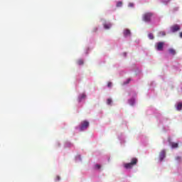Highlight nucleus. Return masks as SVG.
<instances>
[{
  "mask_svg": "<svg viewBox=\"0 0 182 182\" xmlns=\"http://www.w3.org/2000/svg\"><path fill=\"white\" fill-rule=\"evenodd\" d=\"M137 161H138L137 159L133 158L132 159L131 162L128 163V164H125L124 165V167H125V168H127V169L133 168V166H136V164H137Z\"/></svg>",
  "mask_w": 182,
  "mask_h": 182,
  "instance_id": "f257e3e1",
  "label": "nucleus"
},
{
  "mask_svg": "<svg viewBox=\"0 0 182 182\" xmlns=\"http://www.w3.org/2000/svg\"><path fill=\"white\" fill-rule=\"evenodd\" d=\"M152 16H153L152 13H145L143 15V21H144V22H150V21H151Z\"/></svg>",
  "mask_w": 182,
  "mask_h": 182,
  "instance_id": "f03ea898",
  "label": "nucleus"
},
{
  "mask_svg": "<svg viewBox=\"0 0 182 182\" xmlns=\"http://www.w3.org/2000/svg\"><path fill=\"white\" fill-rule=\"evenodd\" d=\"M89 127V122L84 121L82 122L80 126V131L83 132V130H85V129H87Z\"/></svg>",
  "mask_w": 182,
  "mask_h": 182,
  "instance_id": "7ed1b4c3",
  "label": "nucleus"
},
{
  "mask_svg": "<svg viewBox=\"0 0 182 182\" xmlns=\"http://www.w3.org/2000/svg\"><path fill=\"white\" fill-rule=\"evenodd\" d=\"M180 30V26L178 24H175L171 27V32H178Z\"/></svg>",
  "mask_w": 182,
  "mask_h": 182,
  "instance_id": "20e7f679",
  "label": "nucleus"
},
{
  "mask_svg": "<svg viewBox=\"0 0 182 182\" xmlns=\"http://www.w3.org/2000/svg\"><path fill=\"white\" fill-rule=\"evenodd\" d=\"M165 158H166V151L162 150L159 154V159L161 161H163V160H164Z\"/></svg>",
  "mask_w": 182,
  "mask_h": 182,
  "instance_id": "39448f33",
  "label": "nucleus"
},
{
  "mask_svg": "<svg viewBox=\"0 0 182 182\" xmlns=\"http://www.w3.org/2000/svg\"><path fill=\"white\" fill-rule=\"evenodd\" d=\"M164 47V42H159L157 43V50H163V48Z\"/></svg>",
  "mask_w": 182,
  "mask_h": 182,
  "instance_id": "423d86ee",
  "label": "nucleus"
},
{
  "mask_svg": "<svg viewBox=\"0 0 182 182\" xmlns=\"http://www.w3.org/2000/svg\"><path fill=\"white\" fill-rule=\"evenodd\" d=\"M130 35H131L130 30H129V29L124 30V36H130Z\"/></svg>",
  "mask_w": 182,
  "mask_h": 182,
  "instance_id": "0eeeda50",
  "label": "nucleus"
},
{
  "mask_svg": "<svg viewBox=\"0 0 182 182\" xmlns=\"http://www.w3.org/2000/svg\"><path fill=\"white\" fill-rule=\"evenodd\" d=\"M83 99H86V94H81L80 96L78 97L79 102H82Z\"/></svg>",
  "mask_w": 182,
  "mask_h": 182,
  "instance_id": "6e6552de",
  "label": "nucleus"
},
{
  "mask_svg": "<svg viewBox=\"0 0 182 182\" xmlns=\"http://www.w3.org/2000/svg\"><path fill=\"white\" fill-rule=\"evenodd\" d=\"M171 146L172 149H177L178 147V143L171 142Z\"/></svg>",
  "mask_w": 182,
  "mask_h": 182,
  "instance_id": "1a4fd4ad",
  "label": "nucleus"
},
{
  "mask_svg": "<svg viewBox=\"0 0 182 182\" xmlns=\"http://www.w3.org/2000/svg\"><path fill=\"white\" fill-rule=\"evenodd\" d=\"M176 109L179 111L182 109V102H178L177 104Z\"/></svg>",
  "mask_w": 182,
  "mask_h": 182,
  "instance_id": "9d476101",
  "label": "nucleus"
},
{
  "mask_svg": "<svg viewBox=\"0 0 182 182\" xmlns=\"http://www.w3.org/2000/svg\"><path fill=\"white\" fill-rule=\"evenodd\" d=\"M111 27H112V24H110V23H105V24H104V28L105 29H110Z\"/></svg>",
  "mask_w": 182,
  "mask_h": 182,
  "instance_id": "9b49d317",
  "label": "nucleus"
},
{
  "mask_svg": "<svg viewBox=\"0 0 182 182\" xmlns=\"http://www.w3.org/2000/svg\"><path fill=\"white\" fill-rule=\"evenodd\" d=\"M169 53H171V55H176V50L173 49V48H170L168 50Z\"/></svg>",
  "mask_w": 182,
  "mask_h": 182,
  "instance_id": "f8f14e48",
  "label": "nucleus"
},
{
  "mask_svg": "<svg viewBox=\"0 0 182 182\" xmlns=\"http://www.w3.org/2000/svg\"><path fill=\"white\" fill-rule=\"evenodd\" d=\"M123 5V2L122 1H118L117 3V8H120Z\"/></svg>",
  "mask_w": 182,
  "mask_h": 182,
  "instance_id": "ddd939ff",
  "label": "nucleus"
},
{
  "mask_svg": "<svg viewBox=\"0 0 182 182\" xmlns=\"http://www.w3.org/2000/svg\"><path fill=\"white\" fill-rule=\"evenodd\" d=\"M113 101L112 100V98H108L107 100V105H112V102Z\"/></svg>",
  "mask_w": 182,
  "mask_h": 182,
  "instance_id": "4468645a",
  "label": "nucleus"
},
{
  "mask_svg": "<svg viewBox=\"0 0 182 182\" xmlns=\"http://www.w3.org/2000/svg\"><path fill=\"white\" fill-rule=\"evenodd\" d=\"M129 105H131V106H133V105H134V99L129 100Z\"/></svg>",
  "mask_w": 182,
  "mask_h": 182,
  "instance_id": "2eb2a0df",
  "label": "nucleus"
},
{
  "mask_svg": "<svg viewBox=\"0 0 182 182\" xmlns=\"http://www.w3.org/2000/svg\"><path fill=\"white\" fill-rule=\"evenodd\" d=\"M77 65H83V60L80 59L77 61Z\"/></svg>",
  "mask_w": 182,
  "mask_h": 182,
  "instance_id": "dca6fc26",
  "label": "nucleus"
},
{
  "mask_svg": "<svg viewBox=\"0 0 182 182\" xmlns=\"http://www.w3.org/2000/svg\"><path fill=\"white\" fill-rule=\"evenodd\" d=\"M148 36H149V38H150V39H154V36H153V33H149V35H148Z\"/></svg>",
  "mask_w": 182,
  "mask_h": 182,
  "instance_id": "f3484780",
  "label": "nucleus"
},
{
  "mask_svg": "<svg viewBox=\"0 0 182 182\" xmlns=\"http://www.w3.org/2000/svg\"><path fill=\"white\" fill-rule=\"evenodd\" d=\"M159 35H161L162 36H166V32L165 31H161L159 33Z\"/></svg>",
  "mask_w": 182,
  "mask_h": 182,
  "instance_id": "a211bd4d",
  "label": "nucleus"
},
{
  "mask_svg": "<svg viewBox=\"0 0 182 182\" xmlns=\"http://www.w3.org/2000/svg\"><path fill=\"white\" fill-rule=\"evenodd\" d=\"M176 160L177 161H181V156H177V157L176 158Z\"/></svg>",
  "mask_w": 182,
  "mask_h": 182,
  "instance_id": "6ab92c4d",
  "label": "nucleus"
},
{
  "mask_svg": "<svg viewBox=\"0 0 182 182\" xmlns=\"http://www.w3.org/2000/svg\"><path fill=\"white\" fill-rule=\"evenodd\" d=\"M102 168V166L100 165H99V164L95 165V168H97L98 170H100V168Z\"/></svg>",
  "mask_w": 182,
  "mask_h": 182,
  "instance_id": "aec40b11",
  "label": "nucleus"
},
{
  "mask_svg": "<svg viewBox=\"0 0 182 182\" xmlns=\"http://www.w3.org/2000/svg\"><path fill=\"white\" fill-rule=\"evenodd\" d=\"M60 180V176H57L55 178V181H59Z\"/></svg>",
  "mask_w": 182,
  "mask_h": 182,
  "instance_id": "412c9836",
  "label": "nucleus"
},
{
  "mask_svg": "<svg viewBox=\"0 0 182 182\" xmlns=\"http://www.w3.org/2000/svg\"><path fill=\"white\" fill-rule=\"evenodd\" d=\"M107 86L108 87H112V82H108Z\"/></svg>",
  "mask_w": 182,
  "mask_h": 182,
  "instance_id": "4be33fe9",
  "label": "nucleus"
},
{
  "mask_svg": "<svg viewBox=\"0 0 182 182\" xmlns=\"http://www.w3.org/2000/svg\"><path fill=\"white\" fill-rule=\"evenodd\" d=\"M180 38H182V32L179 33Z\"/></svg>",
  "mask_w": 182,
  "mask_h": 182,
  "instance_id": "5701e85b",
  "label": "nucleus"
},
{
  "mask_svg": "<svg viewBox=\"0 0 182 182\" xmlns=\"http://www.w3.org/2000/svg\"><path fill=\"white\" fill-rule=\"evenodd\" d=\"M130 81V80H128V82H127V83H129V82Z\"/></svg>",
  "mask_w": 182,
  "mask_h": 182,
  "instance_id": "b1692460",
  "label": "nucleus"
},
{
  "mask_svg": "<svg viewBox=\"0 0 182 182\" xmlns=\"http://www.w3.org/2000/svg\"><path fill=\"white\" fill-rule=\"evenodd\" d=\"M129 5H131V6H133V4H129Z\"/></svg>",
  "mask_w": 182,
  "mask_h": 182,
  "instance_id": "393cba45",
  "label": "nucleus"
}]
</instances>
